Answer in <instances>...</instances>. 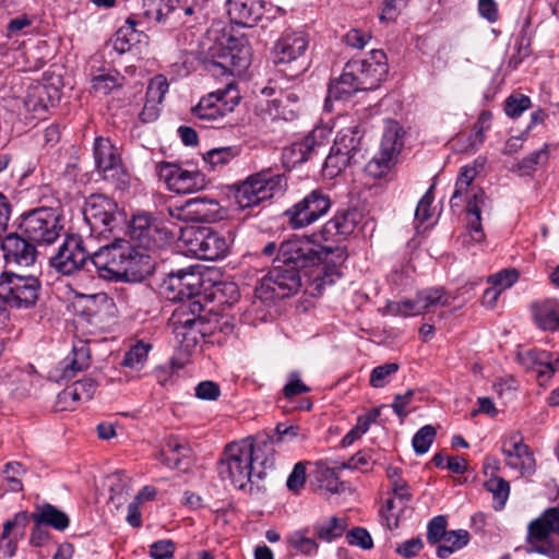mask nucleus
I'll list each match as a JSON object with an SVG mask.
<instances>
[{
	"mask_svg": "<svg viewBox=\"0 0 559 559\" xmlns=\"http://www.w3.org/2000/svg\"><path fill=\"white\" fill-rule=\"evenodd\" d=\"M347 251L342 246H323L309 237H293L280 245L273 267L255 287V296L265 304L296 295L302 286L301 274L316 270L317 289L334 284L342 276Z\"/></svg>",
	"mask_w": 559,
	"mask_h": 559,
	"instance_id": "1",
	"label": "nucleus"
},
{
	"mask_svg": "<svg viewBox=\"0 0 559 559\" xmlns=\"http://www.w3.org/2000/svg\"><path fill=\"white\" fill-rule=\"evenodd\" d=\"M202 49L207 69L214 75L241 74L250 64V46L243 36L226 31L209 32Z\"/></svg>",
	"mask_w": 559,
	"mask_h": 559,
	"instance_id": "2",
	"label": "nucleus"
},
{
	"mask_svg": "<svg viewBox=\"0 0 559 559\" xmlns=\"http://www.w3.org/2000/svg\"><path fill=\"white\" fill-rule=\"evenodd\" d=\"M252 455L249 440L227 444L217 467L221 478L229 480L233 486L241 490L249 486L251 491L255 478Z\"/></svg>",
	"mask_w": 559,
	"mask_h": 559,
	"instance_id": "3",
	"label": "nucleus"
},
{
	"mask_svg": "<svg viewBox=\"0 0 559 559\" xmlns=\"http://www.w3.org/2000/svg\"><path fill=\"white\" fill-rule=\"evenodd\" d=\"M286 186L287 181L284 175L262 170L236 185L234 198L238 206L245 210L283 194Z\"/></svg>",
	"mask_w": 559,
	"mask_h": 559,
	"instance_id": "4",
	"label": "nucleus"
},
{
	"mask_svg": "<svg viewBox=\"0 0 559 559\" xmlns=\"http://www.w3.org/2000/svg\"><path fill=\"white\" fill-rule=\"evenodd\" d=\"M63 216L58 207L40 206L21 215L22 234L36 245H51L63 231Z\"/></svg>",
	"mask_w": 559,
	"mask_h": 559,
	"instance_id": "5",
	"label": "nucleus"
},
{
	"mask_svg": "<svg viewBox=\"0 0 559 559\" xmlns=\"http://www.w3.org/2000/svg\"><path fill=\"white\" fill-rule=\"evenodd\" d=\"M203 306L200 301L181 304L169 318L168 325L173 330L176 344L190 353L204 337V321L201 318Z\"/></svg>",
	"mask_w": 559,
	"mask_h": 559,
	"instance_id": "6",
	"label": "nucleus"
},
{
	"mask_svg": "<svg viewBox=\"0 0 559 559\" xmlns=\"http://www.w3.org/2000/svg\"><path fill=\"white\" fill-rule=\"evenodd\" d=\"M41 292V281L35 274L22 275L11 271L0 274V299L11 308L34 307Z\"/></svg>",
	"mask_w": 559,
	"mask_h": 559,
	"instance_id": "7",
	"label": "nucleus"
},
{
	"mask_svg": "<svg viewBox=\"0 0 559 559\" xmlns=\"http://www.w3.org/2000/svg\"><path fill=\"white\" fill-rule=\"evenodd\" d=\"M240 102L239 91L234 82L228 83L225 88L202 97L198 105L192 108L193 117L200 121L202 127H219V123L227 114L234 111Z\"/></svg>",
	"mask_w": 559,
	"mask_h": 559,
	"instance_id": "8",
	"label": "nucleus"
},
{
	"mask_svg": "<svg viewBox=\"0 0 559 559\" xmlns=\"http://www.w3.org/2000/svg\"><path fill=\"white\" fill-rule=\"evenodd\" d=\"M405 134L404 128L396 120H385L379 152L366 166L371 176L382 177L395 165L404 147Z\"/></svg>",
	"mask_w": 559,
	"mask_h": 559,
	"instance_id": "9",
	"label": "nucleus"
},
{
	"mask_svg": "<svg viewBox=\"0 0 559 559\" xmlns=\"http://www.w3.org/2000/svg\"><path fill=\"white\" fill-rule=\"evenodd\" d=\"M133 252V245L123 239H116L112 243L100 247L91 255V265L96 269L99 277L109 281H122L127 271L128 254Z\"/></svg>",
	"mask_w": 559,
	"mask_h": 559,
	"instance_id": "10",
	"label": "nucleus"
},
{
	"mask_svg": "<svg viewBox=\"0 0 559 559\" xmlns=\"http://www.w3.org/2000/svg\"><path fill=\"white\" fill-rule=\"evenodd\" d=\"M332 206L330 195L322 189H314L284 212L293 229L308 227L326 215Z\"/></svg>",
	"mask_w": 559,
	"mask_h": 559,
	"instance_id": "11",
	"label": "nucleus"
},
{
	"mask_svg": "<svg viewBox=\"0 0 559 559\" xmlns=\"http://www.w3.org/2000/svg\"><path fill=\"white\" fill-rule=\"evenodd\" d=\"M118 204L103 194H92L85 202L83 216L90 235L107 238L117 225Z\"/></svg>",
	"mask_w": 559,
	"mask_h": 559,
	"instance_id": "12",
	"label": "nucleus"
},
{
	"mask_svg": "<svg viewBox=\"0 0 559 559\" xmlns=\"http://www.w3.org/2000/svg\"><path fill=\"white\" fill-rule=\"evenodd\" d=\"M308 45V36L302 32L284 34L273 47L274 63L288 67L289 76L301 74L306 70L305 56Z\"/></svg>",
	"mask_w": 559,
	"mask_h": 559,
	"instance_id": "13",
	"label": "nucleus"
},
{
	"mask_svg": "<svg viewBox=\"0 0 559 559\" xmlns=\"http://www.w3.org/2000/svg\"><path fill=\"white\" fill-rule=\"evenodd\" d=\"M93 155L95 167L104 180L117 187L127 183L126 173L119 148L108 138L97 136L94 141Z\"/></svg>",
	"mask_w": 559,
	"mask_h": 559,
	"instance_id": "14",
	"label": "nucleus"
},
{
	"mask_svg": "<svg viewBox=\"0 0 559 559\" xmlns=\"http://www.w3.org/2000/svg\"><path fill=\"white\" fill-rule=\"evenodd\" d=\"M349 74L358 82L362 91H372L380 86L388 73L386 56L382 50L372 49L368 58L349 60Z\"/></svg>",
	"mask_w": 559,
	"mask_h": 559,
	"instance_id": "15",
	"label": "nucleus"
},
{
	"mask_svg": "<svg viewBox=\"0 0 559 559\" xmlns=\"http://www.w3.org/2000/svg\"><path fill=\"white\" fill-rule=\"evenodd\" d=\"M91 264V255L84 247L79 235H67L55 255L50 258V265L63 275H72Z\"/></svg>",
	"mask_w": 559,
	"mask_h": 559,
	"instance_id": "16",
	"label": "nucleus"
},
{
	"mask_svg": "<svg viewBox=\"0 0 559 559\" xmlns=\"http://www.w3.org/2000/svg\"><path fill=\"white\" fill-rule=\"evenodd\" d=\"M551 534H559V508H549L527 526L526 542L530 552L550 556L555 552L552 543L547 542Z\"/></svg>",
	"mask_w": 559,
	"mask_h": 559,
	"instance_id": "17",
	"label": "nucleus"
},
{
	"mask_svg": "<svg viewBox=\"0 0 559 559\" xmlns=\"http://www.w3.org/2000/svg\"><path fill=\"white\" fill-rule=\"evenodd\" d=\"M332 130L325 126L316 127L300 141L292 143L283 150L282 158L286 167L293 168L307 162L312 155L330 142Z\"/></svg>",
	"mask_w": 559,
	"mask_h": 559,
	"instance_id": "18",
	"label": "nucleus"
},
{
	"mask_svg": "<svg viewBox=\"0 0 559 559\" xmlns=\"http://www.w3.org/2000/svg\"><path fill=\"white\" fill-rule=\"evenodd\" d=\"M128 234L136 247L157 249L168 238V231L162 223L147 213H138L132 216Z\"/></svg>",
	"mask_w": 559,
	"mask_h": 559,
	"instance_id": "19",
	"label": "nucleus"
},
{
	"mask_svg": "<svg viewBox=\"0 0 559 559\" xmlns=\"http://www.w3.org/2000/svg\"><path fill=\"white\" fill-rule=\"evenodd\" d=\"M201 278L194 272L179 270L170 272L159 285L160 294L170 301L182 304L194 301L193 297L199 295Z\"/></svg>",
	"mask_w": 559,
	"mask_h": 559,
	"instance_id": "20",
	"label": "nucleus"
},
{
	"mask_svg": "<svg viewBox=\"0 0 559 559\" xmlns=\"http://www.w3.org/2000/svg\"><path fill=\"white\" fill-rule=\"evenodd\" d=\"M157 170L168 189L176 193H193L206 186L205 176L199 170H188L171 163L158 164Z\"/></svg>",
	"mask_w": 559,
	"mask_h": 559,
	"instance_id": "21",
	"label": "nucleus"
},
{
	"mask_svg": "<svg viewBox=\"0 0 559 559\" xmlns=\"http://www.w3.org/2000/svg\"><path fill=\"white\" fill-rule=\"evenodd\" d=\"M501 452L506 459V465L520 471L522 475H533L536 469L534 454L530 447L524 443L520 432H512L504 437L501 442Z\"/></svg>",
	"mask_w": 559,
	"mask_h": 559,
	"instance_id": "22",
	"label": "nucleus"
},
{
	"mask_svg": "<svg viewBox=\"0 0 559 559\" xmlns=\"http://www.w3.org/2000/svg\"><path fill=\"white\" fill-rule=\"evenodd\" d=\"M189 243L200 259L210 261L224 258L229 249L226 237L211 227H200L193 230Z\"/></svg>",
	"mask_w": 559,
	"mask_h": 559,
	"instance_id": "23",
	"label": "nucleus"
},
{
	"mask_svg": "<svg viewBox=\"0 0 559 559\" xmlns=\"http://www.w3.org/2000/svg\"><path fill=\"white\" fill-rule=\"evenodd\" d=\"M221 205L214 198L199 195L191 198L180 207H168V214L183 221L207 223L218 218Z\"/></svg>",
	"mask_w": 559,
	"mask_h": 559,
	"instance_id": "24",
	"label": "nucleus"
},
{
	"mask_svg": "<svg viewBox=\"0 0 559 559\" xmlns=\"http://www.w3.org/2000/svg\"><path fill=\"white\" fill-rule=\"evenodd\" d=\"M1 250L9 265L28 267L35 264L38 257L36 243L17 233H10L2 239Z\"/></svg>",
	"mask_w": 559,
	"mask_h": 559,
	"instance_id": "25",
	"label": "nucleus"
},
{
	"mask_svg": "<svg viewBox=\"0 0 559 559\" xmlns=\"http://www.w3.org/2000/svg\"><path fill=\"white\" fill-rule=\"evenodd\" d=\"M361 219L356 209L340 210L320 229L321 240L338 242L352 235Z\"/></svg>",
	"mask_w": 559,
	"mask_h": 559,
	"instance_id": "26",
	"label": "nucleus"
},
{
	"mask_svg": "<svg viewBox=\"0 0 559 559\" xmlns=\"http://www.w3.org/2000/svg\"><path fill=\"white\" fill-rule=\"evenodd\" d=\"M519 361L527 369L537 373L540 385H546L548 380L559 371V356L543 349H525L518 353Z\"/></svg>",
	"mask_w": 559,
	"mask_h": 559,
	"instance_id": "27",
	"label": "nucleus"
},
{
	"mask_svg": "<svg viewBox=\"0 0 559 559\" xmlns=\"http://www.w3.org/2000/svg\"><path fill=\"white\" fill-rule=\"evenodd\" d=\"M230 21L243 27H253L264 14L263 0H227Z\"/></svg>",
	"mask_w": 559,
	"mask_h": 559,
	"instance_id": "28",
	"label": "nucleus"
},
{
	"mask_svg": "<svg viewBox=\"0 0 559 559\" xmlns=\"http://www.w3.org/2000/svg\"><path fill=\"white\" fill-rule=\"evenodd\" d=\"M152 250L133 245V252L127 258V271L123 272L122 281L142 282L154 272L155 262L150 254Z\"/></svg>",
	"mask_w": 559,
	"mask_h": 559,
	"instance_id": "29",
	"label": "nucleus"
},
{
	"mask_svg": "<svg viewBox=\"0 0 559 559\" xmlns=\"http://www.w3.org/2000/svg\"><path fill=\"white\" fill-rule=\"evenodd\" d=\"M487 195L481 188L472 189V194L466 203V227L469 237L475 242H481L485 239V233L481 226V209L486 205Z\"/></svg>",
	"mask_w": 559,
	"mask_h": 559,
	"instance_id": "30",
	"label": "nucleus"
},
{
	"mask_svg": "<svg viewBox=\"0 0 559 559\" xmlns=\"http://www.w3.org/2000/svg\"><path fill=\"white\" fill-rule=\"evenodd\" d=\"M189 455L190 448L187 442L178 437L170 436L165 439L158 459L167 467L186 471L189 466Z\"/></svg>",
	"mask_w": 559,
	"mask_h": 559,
	"instance_id": "31",
	"label": "nucleus"
},
{
	"mask_svg": "<svg viewBox=\"0 0 559 559\" xmlns=\"http://www.w3.org/2000/svg\"><path fill=\"white\" fill-rule=\"evenodd\" d=\"M364 129L359 124L343 128L335 136L333 146L350 156L357 163L365 158L362 139Z\"/></svg>",
	"mask_w": 559,
	"mask_h": 559,
	"instance_id": "32",
	"label": "nucleus"
},
{
	"mask_svg": "<svg viewBox=\"0 0 559 559\" xmlns=\"http://www.w3.org/2000/svg\"><path fill=\"white\" fill-rule=\"evenodd\" d=\"M536 325L544 331H559V301L546 299L536 301L531 307Z\"/></svg>",
	"mask_w": 559,
	"mask_h": 559,
	"instance_id": "33",
	"label": "nucleus"
},
{
	"mask_svg": "<svg viewBox=\"0 0 559 559\" xmlns=\"http://www.w3.org/2000/svg\"><path fill=\"white\" fill-rule=\"evenodd\" d=\"M359 91L362 90L354 76L349 74L348 67L345 64L340 78L332 80L329 84L325 107L328 108L332 99L346 100Z\"/></svg>",
	"mask_w": 559,
	"mask_h": 559,
	"instance_id": "34",
	"label": "nucleus"
},
{
	"mask_svg": "<svg viewBox=\"0 0 559 559\" xmlns=\"http://www.w3.org/2000/svg\"><path fill=\"white\" fill-rule=\"evenodd\" d=\"M249 448L252 450V467L257 479H263L266 471L274 467L275 464V451L272 443L262 442L253 443L249 441Z\"/></svg>",
	"mask_w": 559,
	"mask_h": 559,
	"instance_id": "35",
	"label": "nucleus"
},
{
	"mask_svg": "<svg viewBox=\"0 0 559 559\" xmlns=\"http://www.w3.org/2000/svg\"><path fill=\"white\" fill-rule=\"evenodd\" d=\"M477 174L478 171L476 166L465 165L461 167L455 181L454 191L450 200V206L452 210L460 209L462 206L463 195H465L466 202L468 201V197L472 194V189L477 188L472 185Z\"/></svg>",
	"mask_w": 559,
	"mask_h": 559,
	"instance_id": "36",
	"label": "nucleus"
},
{
	"mask_svg": "<svg viewBox=\"0 0 559 559\" xmlns=\"http://www.w3.org/2000/svg\"><path fill=\"white\" fill-rule=\"evenodd\" d=\"M91 364V349L87 341L76 340L73 343L69 364L63 368V376L72 378L78 371L85 370Z\"/></svg>",
	"mask_w": 559,
	"mask_h": 559,
	"instance_id": "37",
	"label": "nucleus"
},
{
	"mask_svg": "<svg viewBox=\"0 0 559 559\" xmlns=\"http://www.w3.org/2000/svg\"><path fill=\"white\" fill-rule=\"evenodd\" d=\"M33 522L39 526L40 524L49 525L58 531H63L69 526L68 515L51 504H45L31 514Z\"/></svg>",
	"mask_w": 559,
	"mask_h": 559,
	"instance_id": "38",
	"label": "nucleus"
},
{
	"mask_svg": "<svg viewBox=\"0 0 559 559\" xmlns=\"http://www.w3.org/2000/svg\"><path fill=\"white\" fill-rule=\"evenodd\" d=\"M138 22L128 17L122 26H120L112 39V47L119 53H124L131 49V47L140 41L141 33L136 31Z\"/></svg>",
	"mask_w": 559,
	"mask_h": 559,
	"instance_id": "39",
	"label": "nucleus"
},
{
	"mask_svg": "<svg viewBox=\"0 0 559 559\" xmlns=\"http://www.w3.org/2000/svg\"><path fill=\"white\" fill-rule=\"evenodd\" d=\"M346 527L347 523L345 519L332 516L326 521L314 523L311 527V532L318 539L331 543L341 537Z\"/></svg>",
	"mask_w": 559,
	"mask_h": 559,
	"instance_id": "40",
	"label": "nucleus"
},
{
	"mask_svg": "<svg viewBox=\"0 0 559 559\" xmlns=\"http://www.w3.org/2000/svg\"><path fill=\"white\" fill-rule=\"evenodd\" d=\"M97 383L92 378H85L79 381H75L72 385L68 386L60 393V399L63 402H68L69 400L73 403L79 402H87L90 401L95 391Z\"/></svg>",
	"mask_w": 559,
	"mask_h": 559,
	"instance_id": "41",
	"label": "nucleus"
},
{
	"mask_svg": "<svg viewBox=\"0 0 559 559\" xmlns=\"http://www.w3.org/2000/svg\"><path fill=\"white\" fill-rule=\"evenodd\" d=\"M468 542L469 533L466 530L449 531L437 547V556L445 559L465 547Z\"/></svg>",
	"mask_w": 559,
	"mask_h": 559,
	"instance_id": "42",
	"label": "nucleus"
},
{
	"mask_svg": "<svg viewBox=\"0 0 559 559\" xmlns=\"http://www.w3.org/2000/svg\"><path fill=\"white\" fill-rule=\"evenodd\" d=\"M417 297L419 300L421 313L430 312L438 307L450 305L449 294L442 287L425 288L417 293Z\"/></svg>",
	"mask_w": 559,
	"mask_h": 559,
	"instance_id": "43",
	"label": "nucleus"
},
{
	"mask_svg": "<svg viewBox=\"0 0 559 559\" xmlns=\"http://www.w3.org/2000/svg\"><path fill=\"white\" fill-rule=\"evenodd\" d=\"M152 347L151 343L138 341L128 352H126L121 366L134 371L142 370L147 361L148 353Z\"/></svg>",
	"mask_w": 559,
	"mask_h": 559,
	"instance_id": "44",
	"label": "nucleus"
},
{
	"mask_svg": "<svg viewBox=\"0 0 559 559\" xmlns=\"http://www.w3.org/2000/svg\"><path fill=\"white\" fill-rule=\"evenodd\" d=\"M358 164L343 151L332 145L330 154L326 156L323 165V171L329 178L340 175L345 168Z\"/></svg>",
	"mask_w": 559,
	"mask_h": 559,
	"instance_id": "45",
	"label": "nucleus"
},
{
	"mask_svg": "<svg viewBox=\"0 0 559 559\" xmlns=\"http://www.w3.org/2000/svg\"><path fill=\"white\" fill-rule=\"evenodd\" d=\"M310 533H312L310 527L295 531L288 536L287 542L296 551L305 556H314L318 552L319 545L314 538L308 536Z\"/></svg>",
	"mask_w": 559,
	"mask_h": 559,
	"instance_id": "46",
	"label": "nucleus"
},
{
	"mask_svg": "<svg viewBox=\"0 0 559 559\" xmlns=\"http://www.w3.org/2000/svg\"><path fill=\"white\" fill-rule=\"evenodd\" d=\"M484 487L492 495L493 509L497 511L502 510L510 495L509 481L502 477H489L484 483Z\"/></svg>",
	"mask_w": 559,
	"mask_h": 559,
	"instance_id": "47",
	"label": "nucleus"
},
{
	"mask_svg": "<svg viewBox=\"0 0 559 559\" xmlns=\"http://www.w3.org/2000/svg\"><path fill=\"white\" fill-rule=\"evenodd\" d=\"M299 97L294 92H281L277 97L270 102L274 109V117L288 120L294 115V107L297 105Z\"/></svg>",
	"mask_w": 559,
	"mask_h": 559,
	"instance_id": "48",
	"label": "nucleus"
},
{
	"mask_svg": "<svg viewBox=\"0 0 559 559\" xmlns=\"http://www.w3.org/2000/svg\"><path fill=\"white\" fill-rule=\"evenodd\" d=\"M25 104L29 110L40 111L53 106V99L50 97L49 88L46 85H35L29 88Z\"/></svg>",
	"mask_w": 559,
	"mask_h": 559,
	"instance_id": "49",
	"label": "nucleus"
},
{
	"mask_svg": "<svg viewBox=\"0 0 559 559\" xmlns=\"http://www.w3.org/2000/svg\"><path fill=\"white\" fill-rule=\"evenodd\" d=\"M386 477L391 483V487L395 498L400 499L404 503L412 500V493L409 491L408 484L402 478V469L395 466H389L386 469Z\"/></svg>",
	"mask_w": 559,
	"mask_h": 559,
	"instance_id": "50",
	"label": "nucleus"
},
{
	"mask_svg": "<svg viewBox=\"0 0 559 559\" xmlns=\"http://www.w3.org/2000/svg\"><path fill=\"white\" fill-rule=\"evenodd\" d=\"M550 147L556 150V145L544 144V146L531 153L526 157H524L521 162H519L518 167L520 170H523L525 174H530L535 171L538 166H544L549 160V152Z\"/></svg>",
	"mask_w": 559,
	"mask_h": 559,
	"instance_id": "51",
	"label": "nucleus"
},
{
	"mask_svg": "<svg viewBox=\"0 0 559 559\" xmlns=\"http://www.w3.org/2000/svg\"><path fill=\"white\" fill-rule=\"evenodd\" d=\"M123 76L118 71H109L92 79V87L104 95L122 85Z\"/></svg>",
	"mask_w": 559,
	"mask_h": 559,
	"instance_id": "52",
	"label": "nucleus"
},
{
	"mask_svg": "<svg viewBox=\"0 0 559 559\" xmlns=\"http://www.w3.org/2000/svg\"><path fill=\"white\" fill-rule=\"evenodd\" d=\"M437 431L433 426L426 425L421 427L413 437L412 444L416 454H425L431 447Z\"/></svg>",
	"mask_w": 559,
	"mask_h": 559,
	"instance_id": "53",
	"label": "nucleus"
},
{
	"mask_svg": "<svg viewBox=\"0 0 559 559\" xmlns=\"http://www.w3.org/2000/svg\"><path fill=\"white\" fill-rule=\"evenodd\" d=\"M26 473V468L20 462H9L3 469V477L11 491L19 492L23 489L21 477Z\"/></svg>",
	"mask_w": 559,
	"mask_h": 559,
	"instance_id": "54",
	"label": "nucleus"
},
{
	"mask_svg": "<svg viewBox=\"0 0 559 559\" xmlns=\"http://www.w3.org/2000/svg\"><path fill=\"white\" fill-rule=\"evenodd\" d=\"M400 366L396 362H388L372 369L369 383L372 388H383L390 377L397 372Z\"/></svg>",
	"mask_w": 559,
	"mask_h": 559,
	"instance_id": "55",
	"label": "nucleus"
},
{
	"mask_svg": "<svg viewBox=\"0 0 559 559\" xmlns=\"http://www.w3.org/2000/svg\"><path fill=\"white\" fill-rule=\"evenodd\" d=\"M168 81L166 76L158 74L155 75L148 83L147 90H146V99L162 104L165 94L168 92Z\"/></svg>",
	"mask_w": 559,
	"mask_h": 559,
	"instance_id": "56",
	"label": "nucleus"
},
{
	"mask_svg": "<svg viewBox=\"0 0 559 559\" xmlns=\"http://www.w3.org/2000/svg\"><path fill=\"white\" fill-rule=\"evenodd\" d=\"M447 525L448 523L444 515H437L432 518L427 526V542L430 545H439L449 532L447 531Z\"/></svg>",
	"mask_w": 559,
	"mask_h": 559,
	"instance_id": "57",
	"label": "nucleus"
},
{
	"mask_svg": "<svg viewBox=\"0 0 559 559\" xmlns=\"http://www.w3.org/2000/svg\"><path fill=\"white\" fill-rule=\"evenodd\" d=\"M531 107V98L523 94L510 95L504 103V111L511 118L520 117Z\"/></svg>",
	"mask_w": 559,
	"mask_h": 559,
	"instance_id": "58",
	"label": "nucleus"
},
{
	"mask_svg": "<svg viewBox=\"0 0 559 559\" xmlns=\"http://www.w3.org/2000/svg\"><path fill=\"white\" fill-rule=\"evenodd\" d=\"M492 115L490 111H481L473 128L472 145L479 146L485 141V133L491 127Z\"/></svg>",
	"mask_w": 559,
	"mask_h": 559,
	"instance_id": "59",
	"label": "nucleus"
},
{
	"mask_svg": "<svg viewBox=\"0 0 559 559\" xmlns=\"http://www.w3.org/2000/svg\"><path fill=\"white\" fill-rule=\"evenodd\" d=\"M519 276L520 274L515 269H504L493 275H490L487 282L503 292L510 288L519 280Z\"/></svg>",
	"mask_w": 559,
	"mask_h": 559,
	"instance_id": "60",
	"label": "nucleus"
},
{
	"mask_svg": "<svg viewBox=\"0 0 559 559\" xmlns=\"http://www.w3.org/2000/svg\"><path fill=\"white\" fill-rule=\"evenodd\" d=\"M319 481L320 487L331 493H341L345 491V483L338 479V476L332 468L321 471Z\"/></svg>",
	"mask_w": 559,
	"mask_h": 559,
	"instance_id": "61",
	"label": "nucleus"
},
{
	"mask_svg": "<svg viewBox=\"0 0 559 559\" xmlns=\"http://www.w3.org/2000/svg\"><path fill=\"white\" fill-rule=\"evenodd\" d=\"M27 525V514L26 512H19L14 515L12 520L7 521L3 524L2 531V539L13 536V534L20 535L23 537L25 534V527Z\"/></svg>",
	"mask_w": 559,
	"mask_h": 559,
	"instance_id": "62",
	"label": "nucleus"
},
{
	"mask_svg": "<svg viewBox=\"0 0 559 559\" xmlns=\"http://www.w3.org/2000/svg\"><path fill=\"white\" fill-rule=\"evenodd\" d=\"M389 309L393 314L409 317L421 314L418 297L414 299H404L389 305Z\"/></svg>",
	"mask_w": 559,
	"mask_h": 559,
	"instance_id": "63",
	"label": "nucleus"
},
{
	"mask_svg": "<svg viewBox=\"0 0 559 559\" xmlns=\"http://www.w3.org/2000/svg\"><path fill=\"white\" fill-rule=\"evenodd\" d=\"M176 544L170 539H160L150 546L153 559H175Z\"/></svg>",
	"mask_w": 559,
	"mask_h": 559,
	"instance_id": "64",
	"label": "nucleus"
}]
</instances>
